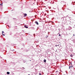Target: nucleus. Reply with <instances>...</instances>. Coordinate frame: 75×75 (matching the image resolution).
<instances>
[{
    "label": "nucleus",
    "mask_w": 75,
    "mask_h": 75,
    "mask_svg": "<svg viewBox=\"0 0 75 75\" xmlns=\"http://www.w3.org/2000/svg\"><path fill=\"white\" fill-rule=\"evenodd\" d=\"M35 24H36L37 25H38V22L37 21H36L35 22Z\"/></svg>",
    "instance_id": "obj_1"
},
{
    "label": "nucleus",
    "mask_w": 75,
    "mask_h": 75,
    "mask_svg": "<svg viewBox=\"0 0 75 75\" xmlns=\"http://www.w3.org/2000/svg\"><path fill=\"white\" fill-rule=\"evenodd\" d=\"M27 16V14L25 13L24 14V16H25H25Z\"/></svg>",
    "instance_id": "obj_2"
},
{
    "label": "nucleus",
    "mask_w": 75,
    "mask_h": 75,
    "mask_svg": "<svg viewBox=\"0 0 75 75\" xmlns=\"http://www.w3.org/2000/svg\"><path fill=\"white\" fill-rule=\"evenodd\" d=\"M24 27H25V28H28V27L26 26V25H25Z\"/></svg>",
    "instance_id": "obj_3"
},
{
    "label": "nucleus",
    "mask_w": 75,
    "mask_h": 75,
    "mask_svg": "<svg viewBox=\"0 0 75 75\" xmlns=\"http://www.w3.org/2000/svg\"><path fill=\"white\" fill-rule=\"evenodd\" d=\"M58 73H59V72H58V71H56V74H57Z\"/></svg>",
    "instance_id": "obj_4"
},
{
    "label": "nucleus",
    "mask_w": 75,
    "mask_h": 75,
    "mask_svg": "<svg viewBox=\"0 0 75 75\" xmlns=\"http://www.w3.org/2000/svg\"><path fill=\"white\" fill-rule=\"evenodd\" d=\"M7 74H8H8H10V72H7Z\"/></svg>",
    "instance_id": "obj_5"
},
{
    "label": "nucleus",
    "mask_w": 75,
    "mask_h": 75,
    "mask_svg": "<svg viewBox=\"0 0 75 75\" xmlns=\"http://www.w3.org/2000/svg\"><path fill=\"white\" fill-rule=\"evenodd\" d=\"M59 45H55V47H57V46H59Z\"/></svg>",
    "instance_id": "obj_6"
},
{
    "label": "nucleus",
    "mask_w": 75,
    "mask_h": 75,
    "mask_svg": "<svg viewBox=\"0 0 75 75\" xmlns=\"http://www.w3.org/2000/svg\"><path fill=\"white\" fill-rule=\"evenodd\" d=\"M44 62H46V60L45 59L44 61Z\"/></svg>",
    "instance_id": "obj_7"
},
{
    "label": "nucleus",
    "mask_w": 75,
    "mask_h": 75,
    "mask_svg": "<svg viewBox=\"0 0 75 75\" xmlns=\"http://www.w3.org/2000/svg\"><path fill=\"white\" fill-rule=\"evenodd\" d=\"M70 56H71V57H73V56L72 55V54Z\"/></svg>",
    "instance_id": "obj_8"
},
{
    "label": "nucleus",
    "mask_w": 75,
    "mask_h": 75,
    "mask_svg": "<svg viewBox=\"0 0 75 75\" xmlns=\"http://www.w3.org/2000/svg\"><path fill=\"white\" fill-rule=\"evenodd\" d=\"M39 75H41V73H39Z\"/></svg>",
    "instance_id": "obj_9"
},
{
    "label": "nucleus",
    "mask_w": 75,
    "mask_h": 75,
    "mask_svg": "<svg viewBox=\"0 0 75 75\" xmlns=\"http://www.w3.org/2000/svg\"><path fill=\"white\" fill-rule=\"evenodd\" d=\"M69 69H71V67L70 66H69Z\"/></svg>",
    "instance_id": "obj_10"
},
{
    "label": "nucleus",
    "mask_w": 75,
    "mask_h": 75,
    "mask_svg": "<svg viewBox=\"0 0 75 75\" xmlns=\"http://www.w3.org/2000/svg\"><path fill=\"white\" fill-rule=\"evenodd\" d=\"M2 35H4H4H5L3 34V33L2 34Z\"/></svg>",
    "instance_id": "obj_11"
},
{
    "label": "nucleus",
    "mask_w": 75,
    "mask_h": 75,
    "mask_svg": "<svg viewBox=\"0 0 75 75\" xmlns=\"http://www.w3.org/2000/svg\"><path fill=\"white\" fill-rule=\"evenodd\" d=\"M3 33H4V31H2V34H3Z\"/></svg>",
    "instance_id": "obj_12"
},
{
    "label": "nucleus",
    "mask_w": 75,
    "mask_h": 75,
    "mask_svg": "<svg viewBox=\"0 0 75 75\" xmlns=\"http://www.w3.org/2000/svg\"><path fill=\"white\" fill-rule=\"evenodd\" d=\"M59 36H61V34H59Z\"/></svg>",
    "instance_id": "obj_13"
},
{
    "label": "nucleus",
    "mask_w": 75,
    "mask_h": 75,
    "mask_svg": "<svg viewBox=\"0 0 75 75\" xmlns=\"http://www.w3.org/2000/svg\"><path fill=\"white\" fill-rule=\"evenodd\" d=\"M74 35H74V34L73 35V36H74Z\"/></svg>",
    "instance_id": "obj_14"
},
{
    "label": "nucleus",
    "mask_w": 75,
    "mask_h": 75,
    "mask_svg": "<svg viewBox=\"0 0 75 75\" xmlns=\"http://www.w3.org/2000/svg\"><path fill=\"white\" fill-rule=\"evenodd\" d=\"M47 37H48V36H47V37H46V38H47Z\"/></svg>",
    "instance_id": "obj_15"
},
{
    "label": "nucleus",
    "mask_w": 75,
    "mask_h": 75,
    "mask_svg": "<svg viewBox=\"0 0 75 75\" xmlns=\"http://www.w3.org/2000/svg\"><path fill=\"white\" fill-rule=\"evenodd\" d=\"M30 61H31V60H30Z\"/></svg>",
    "instance_id": "obj_16"
},
{
    "label": "nucleus",
    "mask_w": 75,
    "mask_h": 75,
    "mask_svg": "<svg viewBox=\"0 0 75 75\" xmlns=\"http://www.w3.org/2000/svg\"><path fill=\"white\" fill-rule=\"evenodd\" d=\"M29 12H30V11Z\"/></svg>",
    "instance_id": "obj_17"
},
{
    "label": "nucleus",
    "mask_w": 75,
    "mask_h": 75,
    "mask_svg": "<svg viewBox=\"0 0 75 75\" xmlns=\"http://www.w3.org/2000/svg\"><path fill=\"white\" fill-rule=\"evenodd\" d=\"M58 34H59V33H58Z\"/></svg>",
    "instance_id": "obj_18"
}]
</instances>
